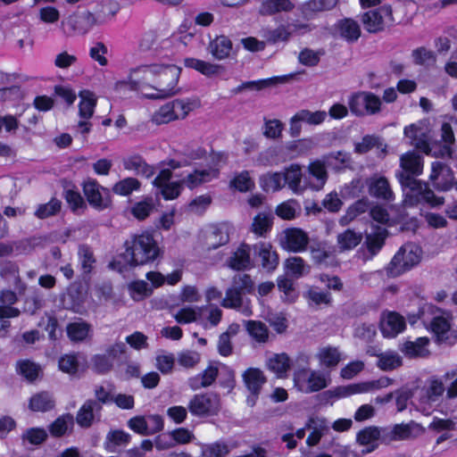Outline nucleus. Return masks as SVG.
<instances>
[{"label":"nucleus","mask_w":457,"mask_h":457,"mask_svg":"<svg viewBox=\"0 0 457 457\" xmlns=\"http://www.w3.org/2000/svg\"><path fill=\"white\" fill-rule=\"evenodd\" d=\"M184 65L187 68L194 69L208 77L219 74L223 69L221 65L191 57L184 59Z\"/></svg>","instance_id":"2f4dec72"},{"label":"nucleus","mask_w":457,"mask_h":457,"mask_svg":"<svg viewBox=\"0 0 457 457\" xmlns=\"http://www.w3.org/2000/svg\"><path fill=\"white\" fill-rule=\"evenodd\" d=\"M405 328L404 318L395 312L385 313L381 319L380 330L385 337L393 338Z\"/></svg>","instance_id":"2eb2a0df"},{"label":"nucleus","mask_w":457,"mask_h":457,"mask_svg":"<svg viewBox=\"0 0 457 457\" xmlns=\"http://www.w3.org/2000/svg\"><path fill=\"white\" fill-rule=\"evenodd\" d=\"M404 135L410 139V144L427 154L435 157H451L452 145L455 141L452 126L444 122L441 127V139L430 141L426 129L416 124L404 128Z\"/></svg>","instance_id":"7ed1b4c3"},{"label":"nucleus","mask_w":457,"mask_h":457,"mask_svg":"<svg viewBox=\"0 0 457 457\" xmlns=\"http://www.w3.org/2000/svg\"><path fill=\"white\" fill-rule=\"evenodd\" d=\"M258 255L261 258L262 267L267 271H273L278 264V256L272 251L271 245L262 244L259 247Z\"/></svg>","instance_id":"ea45409f"},{"label":"nucleus","mask_w":457,"mask_h":457,"mask_svg":"<svg viewBox=\"0 0 457 457\" xmlns=\"http://www.w3.org/2000/svg\"><path fill=\"white\" fill-rule=\"evenodd\" d=\"M308 174L314 179L313 182L308 183V187L316 191L322 189L328 177L325 163L320 160L310 162Z\"/></svg>","instance_id":"aec40b11"},{"label":"nucleus","mask_w":457,"mask_h":457,"mask_svg":"<svg viewBox=\"0 0 457 457\" xmlns=\"http://www.w3.org/2000/svg\"><path fill=\"white\" fill-rule=\"evenodd\" d=\"M219 375L217 367L208 366L202 373L188 379V386L193 390H198L211 386Z\"/></svg>","instance_id":"393cba45"},{"label":"nucleus","mask_w":457,"mask_h":457,"mask_svg":"<svg viewBox=\"0 0 457 457\" xmlns=\"http://www.w3.org/2000/svg\"><path fill=\"white\" fill-rule=\"evenodd\" d=\"M158 188L160 189V194L163 199L173 200L179 197L184 188V186L181 179H179L178 181H172L165 184Z\"/></svg>","instance_id":"69168bd1"},{"label":"nucleus","mask_w":457,"mask_h":457,"mask_svg":"<svg viewBox=\"0 0 457 457\" xmlns=\"http://www.w3.org/2000/svg\"><path fill=\"white\" fill-rule=\"evenodd\" d=\"M146 278L151 281L155 287L162 286L165 280L169 285H175L181 279V271L175 270L166 278L160 272L149 271L146 273Z\"/></svg>","instance_id":"3c124183"},{"label":"nucleus","mask_w":457,"mask_h":457,"mask_svg":"<svg viewBox=\"0 0 457 457\" xmlns=\"http://www.w3.org/2000/svg\"><path fill=\"white\" fill-rule=\"evenodd\" d=\"M382 101L372 92L359 91L353 94L348 99L351 112L356 116L374 115L380 112Z\"/></svg>","instance_id":"0eeeda50"},{"label":"nucleus","mask_w":457,"mask_h":457,"mask_svg":"<svg viewBox=\"0 0 457 457\" xmlns=\"http://www.w3.org/2000/svg\"><path fill=\"white\" fill-rule=\"evenodd\" d=\"M339 0H308L303 9L305 12L317 13L328 12L336 7Z\"/></svg>","instance_id":"8fccbe9b"},{"label":"nucleus","mask_w":457,"mask_h":457,"mask_svg":"<svg viewBox=\"0 0 457 457\" xmlns=\"http://www.w3.org/2000/svg\"><path fill=\"white\" fill-rule=\"evenodd\" d=\"M320 364L326 368H335L341 360V355L337 348L328 346L320 349L317 353Z\"/></svg>","instance_id":"c03bdc74"},{"label":"nucleus","mask_w":457,"mask_h":457,"mask_svg":"<svg viewBox=\"0 0 457 457\" xmlns=\"http://www.w3.org/2000/svg\"><path fill=\"white\" fill-rule=\"evenodd\" d=\"M79 97V115L81 119L88 120L94 114L96 98L95 95L88 90L80 91Z\"/></svg>","instance_id":"4c0bfd02"},{"label":"nucleus","mask_w":457,"mask_h":457,"mask_svg":"<svg viewBox=\"0 0 457 457\" xmlns=\"http://www.w3.org/2000/svg\"><path fill=\"white\" fill-rule=\"evenodd\" d=\"M272 219L273 217L270 213H258L253 218L252 223V231L257 236H264L269 230H270L272 227Z\"/></svg>","instance_id":"09e8293b"},{"label":"nucleus","mask_w":457,"mask_h":457,"mask_svg":"<svg viewBox=\"0 0 457 457\" xmlns=\"http://www.w3.org/2000/svg\"><path fill=\"white\" fill-rule=\"evenodd\" d=\"M91 330V325L81 319L70 322L66 327L67 336L72 342L84 341Z\"/></svg>","instance_id":"c756f323"},{"label":"nucleus","mask_w":457,"mask_h":457,"mask_svg":"<svg viewBox=\"0 0 457 457\" xmlns=\"http://www.w3.org/2000/svg\"><path fill=\"white\" fill-rule=\"evenodd\" d=\"M295 7L291 0L262 1L259 12L262 15L270 16L278 12H290Z\"/></svg>","instance_id":"bb28decb"},{"label":"nucleus","mask_w":457,"mask_h":457,"mask_svg":"<svg viewBox=\"0 0 457 457\" xmlns=\"http://www.w3.org/2000/svg\"><path fill=\"white\" fill-rule=\"evenodd\" d=\"M292 31L287 25L281 24L274 29L266 32L265 37L269 43L287 42L289 40Z\"/></svg>","instance_id":"4d7b16f0"},{"label":"nucleus","mask_w":457,"mask_h":457,"mask_svg":"<svg viewBox=\"0 0 457 457\" xmlns=\"http://www.w3.org/2000/svg\"><path fill=\"white\" fill-rule=\"evenodd\" d=\"M73 416L71 413L58 417L49 425V432L54 437H61L66 434L69 428L73 426Z\"/></svg>","instance_id":"49530a36"},{"label":"nucleus","mask_w":457,"mask_h":457,"mask_svg":"<svg viewBox=\"0 0 457 457\" xmlns=\"http://www.w3.org/2000/svg\"><path fill=\"white\" fill-rule=\"evenodd\" d=\"M291 361L289 356L285 353H275L267 361L270 370L274 372L277 377L282 378L290 369Z\"/></svg>","instance_id":"f704fd0d"},{"label":"nucleus","mask_w":457,"mask_h":457,"mask_svg":"<svg viewBox=\"0 0 457 457\" xmlns=\"http://www.w3.org/2000/svg\"><path fill=\"white\" fill-rule=\"evenodd\" d=\"M450 322L443 316H435L430 321V328L438 344L447 343L449 340Z\"/></svg>","instance_id":"473e14b6"},{"label":"nucleus","mask_w":457,"mask_h":457,"mask_svg":"<svg viewBox=\"0 0 457 457\" xmlns=\"http://www.w3.org/2000/svg\"><path fill=\"white\" fill-rule=\"evenodd\" d=\"M232 447L224 440H218L209 444H204L201 446V455L203 457H226L230 453Z\"/></svg>","instance_id":"c9c22d12"},{"label":"nucleus","mask_w":457,"mask_h":457,"mask_svg":"<svg viewBox=\"0 0 457 457\" xmlns=\"http://www.w3.org/2000/svg\"><path fill=\"white\" fill-rule=\"evenodd\" d=\"M326 117L327 112L324 111L311 112L309 110H301L296 112L297 119L311 125H319L322 123Z\"/></svg>","instance_id":"0e129e2a"},{"label":"nucleus","mask_w":457,"mask_h":457,"mask_svg":"<svg viewBox=\"0 0 457 457\" xmlns=\"http://www.w3.org/2000/svg\"><path fill=\"white\" fill-rule=\"evenodd\" d=\"M191 111L189 101L175 99L161 106L151 117L156 125L167 124L170 121L185 119Z\"/></svg>","instance_id":"1a4fd4ad"},{"label":"nucleus","mask_w":457,"mask_h":457,"mask_svg":"<svg viewBox=\"0 0 457 457\" xmlns=\"http://www.w3.org/2000/svg\"><path fill=\"white\" fill-rule=\"evenodd\" d=\"M369 194L378 199L391 202L395 199L386 178L382 176H373L368 179Z\"/></svg>","instance_id":"a211bd4d"},{"label":"nucleus","mask_w":457,"mask_h":457,"mask_svg":"<svg viewBox=\"0 0 457 457\" xmlns=\"http://www.w3.org/2000/svg\"><path fill=\"white\" fill-rule=\"evenodd\" d=\"M47 436L48 434L46 429L42 428H30L22 433L21 439L28 441L30 445H39L47 439Z\"/></svg>","instance_id":"6e6d98bb"},{"label":"nucleus","mask_w":457,"mask_h":457,"mask_svg":"<svg viewBox=\"0 0 457 457\" xmlns=\"http://www.w3.org/2000/svg\"><path fill=\"white\" fill-rule=\"evenodd\" d=\"M443 380L448 384L445 387L446 397L455 398L457 396V365L443 375Z\"/></svg>","instance_id":"774afa93"},{"label":"nucleus","mask_w":457,"mask_h":457,"mask_svg":"<svg viewBox=\"0 0 457 457\" xmlns=\"http://www.w3.org/2000/svg\"><path fill=\"white\" fill-rule=\"evenodd\" d=\"M403 170L397 175L403 188H409L403 200L405 206H414L420 203H426L431 207H437L444 204V197H439L428 187L414 177L422 172L423 162L421 156L414 151L403 154L400 158Z\"/></svg>","instance_id":"f03ea898"},{"label":"nucleus","mask_w":457,"mask_h":457,"mask_svg":"<svg viewBox=\"0 0 457 457\" xmlns=\"http://www.w3.org/2000/svg\"><path fill=\"white\" fill-rule=\"evenodd\" d=\"M141 187V182L133 177H128L116 182L112 186V192L118 195L128 196Z\"/></svg>","instance_id":"79ce46f5"},{"label":"nucleus","mask_w":457,"mask_h":457,"mask_svg":"<svg viewBox=\"0 0 457 457\" xmlns=\"http://www.w3.org/2000/svg\"><path fill=\"white\" fill-rule=\"evenodd\" d=\"M286 268L288 272L295 278H300L309 271L304 261L301 257H290L286 261Z\"/></svg>","instance_id":"338daca9"},{"label":"nucleus","mask_w":457,"mask_h":457,"mask_svg":"<svg viewBox=\"0 0 457 457\" xmlns=\"http://www.w3.org/2000/svg\"><path fill=\"white\" fill-rule=\"evenodd\" d=\"M379 434L378 431V427L370 426L363 428L359 431L356 439L357 442L361 445H370V447L366 451L367 453H370L374 451L377 447V441H378Z\"/></svg>","instance_id":"a18cd8bd"},{"label":"nucleus","mask_w":457,"mask_h":457,"mask_svg":"<svg viewBox=\"0 0 457 457\" xmlns=\"http://www.w3.org/2000/svg\"><path fill=\"white\" fill-rule=\"evenodd\" d=\"M102 405L95 400H87L79 408L76 415V422L81 428H89L94 421V411H100Z\"/></svg>","instance_id":"5701e85b"},{"label":"nucleus","mask_w":457,"mask_h":457,"mask_svg":"<svg viewBox=\"0 0 457 457\" xmlns=\"http://www.w3.org/2000/svg\"><path fill=\"white\" fill-rule=\"evenodd\" d=\"M339 35L347 42L353 43L359 39L361 29L357 21L345 18L337 22Z\"/></svg>","instance_id":"7c9ffc66"},{"label":"nucleus","mask_w":457,"mask_h":457,"mask_svg":"<svg viewBox=\"0 0 457 457\" xmlns=\"http://www.w3.org/2000/svg\"><path fill=\"white\" fill-rule=\"evenodd\" d=\"M361 21L365 30L370 33H378L385 29L386 26L394 22L392 8L383 5L376 9L369 10L361 16Z\"/></svg>","instance_id":"9d476101"},{"label":"nucleus","mask_w":457,"mask_h":457,"mask_svg":"<svg viewBox=\"0 0 457 457\" xmlns=\"http://www.w3.org/2000/svg\"><path fill=\"white\" fill-rule=\"evenodd\" d=\"M429 179L436 189L447 191L453 187L454 177L448 165L441 162H434L431 165Z\"/></svg>","instance_id":"ddd939ff"},{"label":"nucleus","mask_w":457,"mask_h":457,"mask_svg":"<svg viewBox=\"0 0 457 457\" xmlns=\"http://www.w3.org/2000/svg\"><path fill=\"white\" fill-rule=\"evenodd\" d=\"M279 243L281 247L287 251L300 253L306 250L309 237L299 228H288L282 231Z\"/></svg>","instance_id":"f8f14e48"},{"label":"nucleus","mask_w":457,"mask_h":457,"mask_svg":"<svg viewBox=\"0 0 457 457\" xmlns=\"http://www.w3.org/2000/svg\"><path fill=\"white\" fill-rule=\"evenodd\" d=\"M104 23V15H96L88 11L72 15L68 24L72 30L79 35L87 34L95 25Z\"/></svg>","instance_id":"4468645a"},{"label":"nucleus","mask_w":457,"mask_h":457,"mask_svg":"<svg viewBox=\"0 0 457 457\" xmlns=\"http://www.w3.org/2000/svg\"><path fill=\"white\" fill-rule=\"evenodd\" d=\"M428 342V338L425 337H418L415 341H406L402 347V352L409 357H424L428 353L427 349Z\"/></svg>","instance_id":"72a5a7b5"},{"label":"nucleus","mask_w":457,"mask_h":457,"mask_svg":"<svg viewBox=\"0 0 457 457\" xmlns=\"http://www.w3.org/2000/svg\"><path fill=\"white\" fill-rule=\"evenodd\" d=\"M16 370L19 374L29 381L35 380L39 373L40 368L35 362L29 360L19 361L16 364Z\"/></svg>","instance_id":"864d4df0"},{"label":"nucleus","mask_w":457,"mask_h":457,"mask_svg":"<svg viewBox=\"0 0 457 457\" xmlns=\"http://www.w3.org/2000/svg\"><path fill=\"white\" fill-rule=\"evenodd\" d=\"M125 252L121 254L129 266L145 265L154 262L160 255L161 249L149 232L134 234L124 243Z\"/></svg>","instance_id":"20e7f679"},{"label":"nucleus","mask_w":457,"mask_h":457,"mask_svg":"<svg viewBox=\"0 0 457 457\" xmlns=\"http://www.w3.org/2000/svg\"><path fill=\"white\" fill-rule=\"evenodd\" d=\"M154 204L152 197H147L143 201L136 203L131 208V213L137 220H145L154 211Z\"/></svg>","instance_id":"5fc2aeb1"},{"label":"nucleus","mask_w":457,"mask_h":457,"mask_svg":"<svg viewBox=\"0 0 457 457\" xmlns=\"http://www.w3.org/2000/svg\"><path fill=\"white\" fill-rule=\"evenodd\" d=\"M245 328L251 337L257 343L265 344L269 339V328L260 320H248Z\"/></svg>","instance_id":"a19ab883"},{"label":"nucleus","mask_w":457,"mask_h":457,"mask_svg":"<svg viewBox=\"0 0 457 457\" xmlns=\"http://www.w3.org/2000/svg\"><path fill=\"white\" fill-rule=\"evenodd\" d=\"M122 165L126 170L133 171L135 175L146 179L151 178L155 173L154 167L148 164L143 156L138 154L124 157L122 159Z\"/></svg>","instance_id":"dca6fc26"},{"label":"nucleus","mask_w":457,"mask_h":457,"mask_svg":"<svg viewBox=\"0 0 457 457\" xmlns=\"http://www.w3.org/2000/svg\"><path fill=\"white\" fill-rule=\"evenodd\" d=\"M208 49L215 59L224 60L232 51V42L226 36H219L210 42Z\"/></svg>","instance_id":"cd10ccee"},{"label":"nucleus","mask_w":457,"mask_h":457,"mask_svg":"<svg viewBox=\"0 0 457 457\" xmlns=\"http://www.w3.org/2000/svg\"><path fill=\"white\" fill-rule=\"evenodd\" d=\"M301 212L300 204L295 199H289L279 204L275 210V213L282 220H294Z\"/></svg>","instance_id":"37998d69"},{"label":"nucleus","mask_w":457,"mask_h":457,"mask_svg":"<svg viewBox=\"0 0 457 457\" xmlns=\"http://www.w3.org/2000/svg\"><path fill=\"white\" fill-rule=\"evenodd\" d=\"M187 409L197 418L215 416L220 410V398L212 392L196 394L188 401Z\"/></svg>","instance_id":"6e6552de"},{"label":"nucleus","mask_w":457,"mask_h":457,"mask_svg":"<svg viewBox=\"0 0 457 457\" xmlns=\"http://www.w3.org/2000/svg\"><path fill=\"white\" fill-rule=\"evenodd\" d=\"M373 384L358 383L348 386H337L332 390L324 392L323 396L327 398H342L354 394L366 393L372 389Z\"/></svg>","instance_id":"412c9836"},{"label":"nucleus","mask_w":457,"mask_h":457,"mask_svg":"<svg viewBox=\"0 0 457 457\" xmlns=\"http://www.w3.org/2000/svg\"><path fill=\"white\" fill-rule=\"evenodd\" d=\"M204 307H192L181 308L175 315V320L179 324H187L196 321L198 315L201 314Z\"/></svg>","instance_id":"052dcab7"},{"label":"nucleus","mask_w":457,"mask_h":457,"mask_svg":"<svg viewBox=\"0 0 457 457\" xmlns=\"http://www.w3.org/2000/svg\"><path fill=\"white\" fill-rule=\"evenodd\" d=\"M331 379L328 373L318 370H300L294 374L295 386L303 394H311L326 388Z\"/></svg>","instance_id":"423d86ee"},{"label":"nucleus","mask_w":457,"mask_h":457,"mask_svg":"<svg viewBox=\"0 0 457 457\" xmlns=\"http://www.w3.org/2000/svg\"><path fill=\"white\" fill-rule=\"evenodd\" d=\"M284 183L296 195L303 194L308 184H302L303 174L299 165L291 164L283 173Z\"/></svg>","instance_id":"6ab92c4d"},{"label":"nucleus","mask_w":457,"mask_h":457,"mask_svg":"<svg viewBox=\"0 0 457 457\" xmlns=\"http://www.w3.org/2000/svg\"><path fill=\"white\" fill-rule=\"evenodd\" d=\"M260 183L266 192H276L280 190L284 183V176L281 172L267 173L261 177Z\"/></svg>","instance_id":"de8ad7c7"},{"label":"nucleus","mask_w":457,"mask_h":457,"mask_svg":"<svg viewBox=\"0 0 457 457\" xmlns=\"http://www.w3.org/2000/svg\"><path fill=\"white\" fill-rule=\"evenodd\" d=\"M220 174L219 168L210 167L205 170H197L195 169L193 172L186 175L181 182L184 187H188L189 189H194L204 183H207L213 179H217Z\"/></svg>","instance_id":"f3484780"},{"label":"nucleus","mask_w":457,"mask_h":457,"mask_svg":"<svg viewBox=\"0 0 457 457\" xmlns=\"http://www.w3.org/2000/svg\"><path fill=\"white\" fill-rule=\"evenodd\" d=\"M246 388L253 395L257 396L266 382L263 372L257 368H248L242 375Z\"/></svg>","instance_id":"4be33fe9"},{"label":"nucleus","mask_w":457,"mask_h":457,"mask_svg":"<svg viewBox=\"0 0 457 457\" xmlns=\"http://www.w3.org/2000/svg\"><path fill=\"white\" fill-rule=\"evenodd\" d=\"M54 407V400L51 394L48 392H40L33 396L29 400V408L33 411H47Z\"/></svg>","instance_id":"58836bf2"},{"label":"nucleus","mask_w":457,"mask_h":457,"mask_svg":"<svg viewBox=\"0 0 457 457\" xmlns=\"http://www.w3.org/2000/svg\"><path fill=\"white\" fill-rule=\"evenodd\" d=\"M243 295L241 292L229 287L226 290L225 297L221 302V305L228 309H239L243 305Z\"/></svg>","instance_id":"13d9d810"},{"label":"nucleus","mask_w":457,"mask_h":457,"mask_svg":"<svg viewBox=\"0 0 457 457\" xmlns=\"http://www.w3.org/2000/svg\"><path fill=\"white\" fill-rule=\"evenodd\" d=\"M229 241L228 228L226 226L213 227L205 237L207 250H215Z\"/></svg>","instance_id":"a878e982"},{"label":"nucleus","mask_w":457,"mask_h":457,"mask_svg":"<svg viewBox=\"0 0 457 457\" xmlns=\"http://www.w3.org/2000/svg\"><path fill=\"white\" fill-rule=\"evenodd\" d=\"M420 247L412 244L404 245L386 267V275L391 278H396L412 269L420 262Z\"/></svg>","instance_id":"39448f33"},{"label":"nucleus","mask_w":457,"mask_h":457,"mask_svg":"<svg viewBox=\"0 0 457 457\" xmlns=\"http://www.w3.org/2000/svg\"><path fill=\"white\" fill-rule=\"evenodd\" d=\"M78 255L83 272L90 273L96 262L91 249L87 245H82L79 247Z\"/></svg>","instance_id":"e2e57ef3"},{"label":"nucleus","mask_w":457,"mask_h":457,"mask_svg":"<svg viewBox=\"0 0 457 457\" xmlns=\"http://www.w3.org/2000/svg\"><path fill=\"white\" fill-rule=\"evenodd\" d=\"M61 201L52 198L48 203L38 205L35 212V216L38 219H46L55 215L61 210Z\"/></svg>","instance_id":"bf43d9fd"},{"label":"nucleus","mask_w":457,"mask_h":457,"mask_svg":"<svg viewBox=\"0 0 457 457\" xmlns=\"http://www.w3.org/2000/svg\"><path fill=\"white\" fill-rule=\"evenodd\" d=\"M231 287L242 294H252L254 291V282L248 274H237L232 278Z\"/></svg>","instance_id":"603ef678"},{"label":"nucleus","mask_w":457,"mask_h":457,"mask_svg":"<svg viewBox=\"0 0 457 457\" xmlns=\"http://www.w3.org/2000/svg\"><path fill=\"white\" fill-rule=\"evenodd\" d=\"M82 187L84 195L93 208L102 211L111 205L110 190L102 187L96 179H87Z\"/></svg>","instance_id":"9b49d317"},{"label":"nucleus","mask_w":457,"mask_h":457,"mask_svg":"<svg viewBox=\"0 0 457 457\" xmlns=\"http://www.w3.org/2000/svg\"><path fill=\"white\" fill-rule=\"evenodd\" d=\"M377 365L383 370H391L396 369L397 367L401 366L402 360H401V357L397 353H380V355H378V361Z\"/></svg>","instance_id":"680f3d73"},{"label":"nucleus","mask_w":457,"mask_h":457,"mask_svg":"<svg viewBox=\"0 0 457 457\" xmlns=\"http://www.w3.org/2000/svg\"><path fill=\"white\" fill-rule=\"evenodd\" d=\"M228 266L236 270H243L251 267L250 246L242 245L230 256Z\"/></svg>","instance_id":"c85d7f7f"},{"label":"nucleus","mask_w":457,"mask_h":457,"mask_svg":"<svg viewBox=\"0 0 457 457\" xmlns=\"http://www.w3.org/2000/svg\"><path fill=\"white\" fill-rule=\"evenodd\" d=\"M181 69L173 64L150 63L129 70V85L132 90L153 88L155 93L145 94L148 99H165L179 92L177 85Z\"/></svg>","instance_id":"f257e3e1"},{"label":"nucleus","mask_w":457,"mask_h":457,"mask_svg":"<svg viewBox=\"0 0 457 457\" xmlns=\"http://www.w3.org/2000/svg\"><path fill=\"white\" fill-rule=\"evenodd\" d=\"M362 240V234L347 228L337 235V241L340 251H348L356 247Z\"/></svg>","instance_id":"e433bc0d"},{"label":"nucleus","mask_w":457,"mask_h":457,"mask_svg":"<svg viewBox=\"0 0 457 457\" xmlns=\"http://www.w3.org/2000/svg\"><path fill=\"white\" fill-rule=\"evenodd\" d=\"M131 440V436L123 430L110 431L105 437L104 449L109 453H119L120 449L127 446Z\"/></svg>","instance_id":"b1692460"}]
</instances>
